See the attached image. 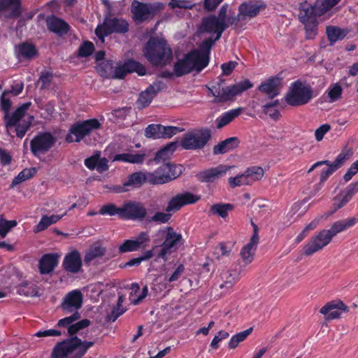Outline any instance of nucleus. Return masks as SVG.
Here are the masks:
<instances>
[{"instance_id": "1", "label": "nucleus", "mask_w": 358, "mask_h": 358, "mask_svg": "<svg viewBox=\"0 0 358 358\" xmlns=\"http://www.w3.org/2000/svg\"><path fill=\"white\" fill-rule=\"evenodd\" d=\"M358 222V213L352 217L333 223L329 229H322L313 236L303 248V254L311 256L329 245L338 234L353 227Z\"/></svg>"}, {"instance_id": "2", "label": "nucleus", "mask_w": 358, "mask_h": 358, "mask_svg": "<svg viewBox=\"0 0 358 358\" xmlns=\"http://www.w3.org/2000/svg\"><path fill=\"white\" fill-rule=\"evenodd\" d=\"M94 345V341H83L77 336L68 337L55 344L50 358H83Z\"/></svg>"}, {"instance_id": "3", "label": "nucleus", "mask_w": 358, "mask_h": 358, "mask_svg": "<svg viewBox=\"0 0 358 358\" xmlns=\"http://www.w3.org/2000/svg\"><path fill=\"white\" fill-rule=\"evenodd\" d=\"M143 55L154 66L165 65L173 57L172 50L164 38H150L143 48Z\"/></svg>"}, {"instance_id": "4", "label": "nucleus", "mask_w": 358, "mask_h": 358, "mask_svg": "<svg viewBox=\"0 0 358 358\" xmlns=\"http://www.w3.org/2000/svg\"><path fill=\"white\" fill-rule=\"evenodd\" d=\"M31 102L22 103L11 113V117L4 122L6 133L11 137L22 138L31 126L33 115H29L27 120H22L31 106Z\"/></svg>"}, {"instance_id": "5", "label": "nucleus", "mask_w": 358, "mask_h": 358, "mask_svg": "<svg viewBox=\"0 0 358 358\" xmlns=\"http://www.w3.org/2000/svg\"><path fill=\"white\" fill-rule=\"evenodd\" d=\"M317 95L318 92L309 84L298 80L291 83L285 100L291 106H300L308 103Z\"/></svg>"}, {"instance_id": "6", "label": "nucleus", "mask_w": 358, "mask_h": 358, "mask_svg": "<svg viewBox=\"0 0 358 358\" xmlns=\"http://www.w3.org/2000/svg\"><path fill=\"white\" fill-rule=\"evenodd\" d=\"M212 137L211 131L207 127L194 129L183 134L180 146L186 150L203 149Z\"/></svg>"}, {"instance_id": "7", "label": "nucleus", "mask_w": 358, "mask_h": 358, "mask_svg": "<svg viewBox=\"0 0 358 358\" xmlns=\"http://www.w3.org/2000/svg\"><path fill=\"white\" fill-rule=\"evenodd\" d=\"M101 123L96 119H89L74 123L69 129L66 136L68 143L80 142L85 136H89L92 131L99 129Z\"/></svg>"}, {"instance_id": "8", "label": "nucleus", "mask_w": 358, "mask_h": 358, "mask_svg": "<svg viewBox=\"0 0 358 358\" xmlns=\"http://www.w3.org/2000/svg\"><path fill=\"white\" fill-rule=\"evenodd\" d=\"M129 23L127 20L118 17H105L103 23L99 24L95 29V34L103 42L105 37L112 34H124L129 31Z\"/></svg>"}, {"instance_id": "9", "label": "nucleus", "mask_w": 358, "mask_h": 358, "mask_svg": "<svg viewBox=\"0 0 358 358\" xmlns=\"http://www.w3.org/2000/svg\"><path fill=\"white\" fill-rule=\"evenodd\" d=\"M222 82L223 80L220 79V82L217 83V98L213 101L214 103H223L233 100L236 96L241 94L253 87V83L248 79H245L226 87H222Z\"/></svg>"}, {"instance_id": "10", "label": "nucleus", "mask_w": 358, "mask_h": 358, "mask_svg": "<svg viewBox=\"0 0 358 358\" xmlns=\"http://www.w3.org/2000/svg\"><path fill=\"white\" fill-rule=\"evenodd\" d=\"M196 52L190 51L174 64L173 71L176 77H181L193 71L199 73L206 68L203 66V64L201 63L199 58L196 56Z\"/></svg>"}, {"instance_id": "11", "label": "nucleus", "mask_w": 358, "mask_h": 358, "mask_svg": "<svg viewBox=\"0 0 358 358\" xmlns=\"http://www.w3.org/2000/svg\"><path fill=\"white\" fill-rule=\"evenodd\" d=\"M57 138L50 132H38L30 141V150L34 157L40 158L55 145Z\"/></svg>"}, {"instance_id": "12", "label": "nucleus", "mask_w": 358, "mask_h": 358, "mask_svg": "<svg viewBox=\"0 0 358 358\" xmlns=\"http://www.w3.org/2000/svg\"><path fill=\"white\" fill-rule=\"evenodd\" d=\"M80 317V314L76 311L71 315L59 320L56 324V327L67 329L66 331H65V334H63L64 336H69V337L76 336L80 331L88 327L90 324V321L88 319L76 322Z\"/></svg>"}, {"instance_id": "13", "label": "nucleus", "mask_w": 358, "mask_h": 358, "mask_svg": "<svg viewBox=\"0 0 358 358\" xmlns=\"http://www.w3.org/2000/svg\"><path fill=\"white\" fill-rule=\"evenodd\" d=\"M159 9V4L145 3L136 0L132 1L131 7L134 20L136 22H142L149 19L155 15Z\"/></svg>"}, {"instance_id": "14", "label": "nucleus", "mask_w": 358, "mask_h": 358, "mask_svg": "<svg viewBox=\"0 0 358 358\" xmlns=\"http://www.w3.org/2000/svg\"><path fill=\"white\" fill-rule=\"evenodd\" d=\"M121 219L124 220H143L147 215L146 208L137 201H128L121 206Z\"/></svg>"}, {"instance_id": "15", "label": "nucleus", "mask_w": 358, "mask_h": 358, "mask_svg": "<svg viewBox=\"0 0 358 358\" xmlns=\"http://www.w3.org/2000/svg\"><path fill=\"white\" fill-rule=\"evenodd\" d=\"M178 127L164 126L160 124H150L145 129V136L149 138H170L183 131Z\"/></svg>"}, {"instance_id": "16", "label": "nucleus", "mask_w": 358, "mask_h": 358, "mask_svg": "<svg viewBox=\"0 0 358 358\" xmlns=\"http://www.w3.org/2000/svg\"><path fill=\"white\" fill-rule=\"evenodd\" d=\"M167 233L164 241L162 245V249L157 257L164 261L167 260V255L175 251L181 243L182 235L176 233L171 227L166 228Z\"/></svg>"}, {"instance_id": "17", "label": "nucleus", "mask_w": 358, "mask_h": 358, "mask_svg": "<svg viewBox=\"0 0 358 358\" xmlns=\"http://www.w3.org/2000/svg\"><path fill=\"white\" fill-rule=\"evenodd\" d=\"M150 243V237L147 231H141L134 239L125 240L119 246L120 253L138 251L145 249Z\"/></svg>"}, {"instance_id": "18", "label": "nucleus", "mask_w": 358, "mask_h": 358, "mask_svg": "<svg viewBox=\"0 0 358 358\" xmlns=\"http://www.w3.org/2000/svg\"><path fill=\"white\" fill-rule=\"evenodd\" d=\"M227 27L226 22H221L216 15H210L202 19L200 29L203 32L215 34V40H219Z\"/></svg>"}, {"instance_id": "19", "label": "nucleus", "mask_w": 358, "mask_h": 358, "mask_svg": "<svg viewBox=\"0 0 358 358\" xmlns=\"http://www.w3.org/2000/svg\"><path fill=\"white\" fill-rule=\"evenodd\" d=\"M231 168L230 166L220 164L198 172L195 177L198 181L204 183H213L226 175Z\"/></svg>"}, {"instance_id": "20", "label": "nucleus", "mask_w": 358, "mask_h": 358, "mask_svg": "<svg viewBox=\"0 0 358 358\" xmlns=\"http://www.w3.org/2000/svg\"><path fill=\"white\" fill-rule=\"evenodd\" d=\"M166 87V84L161 80H157L150 85L139 94L137 100L138 107L142 109L149 106L158 93L165 89Z\"/></svg>"}, {"instance_id": "21", "label": "nucleus", "mask_w": 358, "mask_h": 358, "mask_svg": "<svg viewBox=\"0 0 358 358\" xmlns=\"http://www.w3.org/2000/svg\"><path fill=\"white\" fill-rule=\"evenodd\" d=\"M199 199L200 196L194 195L189 192L178 194L169 201L166 208V212L177 211L185 205L195 203Z\"/></svg>"}, {"instance_id": "22", "label": "nucleus", "mask_w": 358, "mask_h": 358, "mask_svg": "<svg viewBox=\"0 0 358 358\" xmlns=\"http://www.w3.org/2000/svg\"><path fill=\"white\" fill-rule=\"evenodd\" d=\"M348 307L341 300H333L327 303L320 310L327 320L338 319L343 313L348 312Z\"/></svg>"}, {"instance_id": "23", "label": "nucleus", "mask_w": 358, "mask_h": 358, "mask_svg": "<svg viewBox=\"0 0 358 358\" xmlns=\"http://www.w3.org/2000/svg\"><path fill=\"white\" fill-rule=\"evenodd\" d=\"M254 233L249 243L246 244L241 250V256L244 263L248 265L250 264L254 259L255 252L257 250L259 243L258 227L252 222Z\"/></svg>"}, {"instance_id": "24", "label": "nucleus", "mask_w": 358, "mask_h": 358, "mask_svg": "<svg viewBox=\"0 0 358 358\" xmlns=\"http://www.w3.org/2000/svg\"><path fill=\"white\" fill-rule=\"evenodd\" d=\"M282 78L279 76H271L262 82L258 87V90L273 99L280 92V85Z\"/></svg>"}, {"instance_id": "25", "label": "nucleus", "mask_w": 358, "mask_h": 358, "mask_svg": "<svg viewBox=\"0 0 358 358\" xmlns=\"http://www.w3.org/2000/svg\"><path fill=\"white\" fill-rule=\"evenodd\" d=\"M83 304V295L81 292L75 289L69 292L64 297L61 307L66 313H74L81 308Z\"/></svg>"}, {"instance_id": "26", "label": "nucleus", "mask_w": 358, "mask_h": 358, "mask_svg": "<svg viewBox=\"0 0 358 358\" xmlns=\"http://www.w3.org/2000/svg\"><path fill=\"white\" fill-rule=\"evenodd\" d=\"M85 166L90 171L96 170L99 173L107 171L109 169L108 159L101 157V152L96 151L92 156L84 161Z\"/></svg>"}, {"instance_id": "27", "label": "nucleus", "mask_w": 358, "mask_h": 358, "mask_svg": "<svg viewBox=\"0 0 358 358\" xmlns=\"http://www.w3.org/2000/svg\"><path fill=\"white\" fill-rule=\"evenodd\" d=\"M62 266L68 273H78L82 268V259L80 252L77 250H73L67 253L64 258Z\"/></svg>"}, {"instance_id": "28", "label": "nucleus", "mask_w": 358, "mask_h": 358, "mask_svg": "<svg viewBox=\"0 0 358 358\" xmlns=\"http://www.w3.org/2000/svg\"><path fill=\"white\" fill-rule=\"evenodd\" d=\"M349 158L350 153L348 151H341L333 162V164L327 169L322 171L320 179V182H325L331 175L343 166Z\"/></svg>"}, {"instance_id": "29", "label": "nucleus", "mask_w": 358, "mask_h": 358, "mask_svg": "<svg viewBox=\"0 0 358 358\" xmlns=\"http://www.w3.org/2000/svg\"><path fill=\"white\" fill-rule=\"evenodd\" d=\"M147 173L141 171L134 172L129 175L128 180L123 183L122 186L115 187V190L117 193H122L128 190L127 187L129 186L139 187L147 182Z\"/></svg>"}, {"instance_id": "30", "label": "nucleus", "mask_w": 358, "mask_h": 358, "mask_svg": "<svg viewBox=\"0 0 358 358\" xmlns=\"http://www.w3.org/2000/svg\"><path fill=\"white\" fill-rule=\"evenodd\" d=\"M240 271L237 268H231L224 271L221 273L222 283L220 285V288L225 289V293L231 292L233 286L239 280Z\"/></svg>"}, {"instance_id": "31", "label": "nucleus", "mask_w": 358, "mask_h": 358, "mask_svg": "<svg viewBox=\"0 0 358 358\" xmlns=\"http://www.w3.org/2000/svg\"><path fill=\"white\" fill-rule=\"evenodd\" d=\"M299 19L301 22L317 20V17H320V13L317 12L315 3L312 4L307 1H304L299 4Z\"/></svg>"}, {"instance_id": "32", "label": "nucleus", "mask_w": 358, "mask_h": 358, "mask_svg": "<svg viewBox=\"0 0 358 358\" xmlns=\"http://www.w3.org/2000/svg\"><path fill=\"white\" fill-rule=\"evenodd\" d=\"M217 40L208 38L205 39L199 45V50H192V52H196V56L200 60L201 63L203 64V66L206 67L208 65L210 60V52Z\"/></svg>"}, {"instance_id": "33", "label": "nucleus", "mask_w": 358, "mask_h": 358, "mask_svg": "<svg viewBox=\"0 0 358 358\" xmlns=\"http://www.w3.org/2000/svg\"><path fill=\"white\" fill-rule=\"evenodd\" d=\"M47 27L50 31L59 36L66 34L71 29L70 25L67 22L55 16H52L47 19Z\"/></svg>"}, {"instance_id": "34", "label": "nucleus", "mask_w": 358, "mask_h": 358, "mask_svg": "<svg viewBox=\"0 0 358 358\" xmlns=\"http://www.w3.org/2000/svg\"><path fill=\"white\" fill-rule=\"evenodd\" d=\"M264 4H257L252 2H243L238 7V12L243 20L247 17L252 18L257 16L261 9L265 8Z\"/></svg>"}, {"instance_id": "35", "label": "nucleus", "mask_w": 358, "mask_h": 358, "mask_svg": "<svg viewBox=\"0 0 358 358\" xmlns=\"http://www.w3.org/2000/svg\"><path fill=\"white\" fill-rule=\"evenodd\" d=\"M58 257L56 254L44 255L39 262V271L41 274H49L53 271L58 264Z\"/></svg>"}, {"instance_id": "36", "label": "nucleus", "mask_w": 358, "mask_h": 358, "mask_svg": "<svg viewBox=\"0 0 358 358\" xmlns=\"http://www.w3.org/2000/svg\"><path fill=\"white\" fill-rule=\"evenodd\" d=\"M147 182L150 185H163L170 182V178L162 166L153 172H147Z\"/></svg>"}, {"instance_id": "37", "label": "nucleus", "mask_w": 358, "mask_h": 358, "mask_svg": "<svg viewBox=\"0 0 358 358\" xmlns=\"http://www.w3.org/2000/svg\"><path fill=\"white\" fill-rule=\"evenodd\" d=\"M10 8L8 17L16 18L21 15V0H0V12L6 11Z\"/></svg>"}, {"instance_id": "38", "label": "nucleus", "mask_w": 358, "mask_h": 358, "mask_svg": "<svg viewBox=\"0 0 358 358\" xmlns=\"http://www.w3.org/2000/svg\"><path fill=\"white\" fill-rule=\"evenodd\" d=\"M238 145L239 140L237 137H230L215 145L213 152L214 155L224 154L235 149Z\"/></svg>"}, {"instance_id": "39", "label": "nucleus", "mask_w": 358, "mask_h": 358, "mask_svg": "<svg viewBox=\"0 0 358 358\" xmlns=\"http://www.w3.org/2000/svg\"><path fill=\"white\" fill-rule=\"evenodd\" d=\"M243 111V108L239 107L237 108L231 109L227 112L223 113L221 115L217 117L215 120L216 127L221 129L224 126L232 122L236 117L239 116Z\"/></svg>"}, {"instance_id": "40", "label": "nucleus", "mask_w": 358, "mask_h": 358, "mask_svg": "<svg viewBox=\"0 0 358 358\" xmlns=\"http://www.w3.org/2000/svg\"><path fill=\"white\" fill-rule=\"evenodd\" d=\"M18 57L30 59L37 55L38 51L36 46L30 43L24 42L16 47Z\"/></svg>"}, {"instance_id": "41", "label": "nucleus", "mask_w": 358, "mask_h": 358, "mask_svg": "<svg viewBox=\"0 0 358 358\" xmlns=\"http://www.w3.org/2000/svg\"><path fill=\"white\" fill-rule=\"evenodd\" d=\"M66 215L64 213L62 215H52L50 216L43 215L41 218L40 222L37 225H36L34 228V232L35 234L39 233L45 230L49 226L57 222L59 220H61L63 216Z\"/></svg>"}, {"instance_id": "42", "label": "nucleus", "mask_w": 358, "mask_h": 358, "mask_svg": "<svg viewBox=\"0 0 358 358\" xmlns=\"http://www.w3.org/2000/svg\"><path fill=\"white\" fill-rule=\"evenodd\" d=\"M106 249L101 245H92L85 253L84 262L86 264H90L93 260L102 257L106 255Z\"/></svg>"}, {"instance_id": "43", "label": "nucleus", "mask_w": 358, "mask_h": 358, "mask_svg": "<svg viewBox=\"0 0 358 358\" xmlns=\"http://www.w3.org/2000/svg\"><path fill=\"white\" fill-rule=\"evenodd\" d=\"M145 154L122 153L114 156L113 161L140 164L145 159Z\"/></svg>"}, {"instance_id": "44", "label": "nucleus", "mask_w": 358, "mask_h": 358, "mask_svg": "<svg viewBox=\"0 0 358 358\" xmlns=\"http://www.w3.org/2000/svg\"><path fill=\"white\" fill-rule=\"evenodd\" d=\"M17 292L20 295L25 296H38V288L32 282H24L20 284L17 288Z\"/></svg>"}, {"instance_id": "45", "label": "nucleus", "mask_w": 358, "mask_h": 358, "mask_svg": "<svg viewBox=\"0 0 358 358\" xmlns=\"http://www.w3.org/2000/svg\"><path fill=\"white\" fill-rule=\"evenodd\" d=\"M326 32L331 45L338 41L343 40L347 34L345 30L334 26L327 27Z\"/></svg>"}, {"instance_id": "46", "label": "nucleus", "mask_w": 358, "mask_h": 358, "mask_svg": "<svg viewBox=\"0 0 358 358\" xmlns=\"http://www.w3.org/2000/svg\"><path fill=\"white\" fill-rule=\"evenodd\" d=\"M37 172L36 168L31 167L29 169H24L20 171L18 175L13 180L10 187H13L22 182L29 180L34 177Z\"/></svg>"}, {"instance_id": "47", "label": "nucleus", "mask_w": 358, "mask_h": 358, "mask_svg": "<svg viewBox=\"0 0 358 358\" xmlns=\"http://www.w3.org/2000/svg\"><path fill=\"white\" fill-rule=\"evenodd\" d=\"M233 208L234 206L231 203H215L211 206L210 213L225 218Z\"/></svg>"}, {"instance_id": "48", "label": "nucleus", "mask_w": 358, "mask_h": 358, "mask_svg": "<svg viewBox=\"0 0 358 358\" xmlns=\"http://www.w3.org/2000/svg\"><path fill=\"white\" fill-rule=\"evenodd\" d=\"M244 173L250 185H252L255 181L262 179L264 176V170L260 166L249 167Z\"/></svg>"}, {"instance_id": "49", "label": "nucleus", "mask_w": 358, "mask_h": 358, "mask_svg": "<svg viewBox=\"0 0 358 358\" xmlns=\"http://www.w3.org/2000/svg\"><path fill=\"white\" fill-rule=\"evenodd\" d=\"M8 92L5 91L1 96L0 98V106L1 110L3 112V120L4 122L8 120L10 117V109L11 107V101L8 96Z\"/></svg>"}, {"instance_id": "50", "label": "nucleus", "mask_w": 358, "mask_h": 358, "mask_svg": "<svg viewBox=\"0 0 358 358\" xmlns=\"http://www.w3.org/2000/svg\"><path fill=\"white\" fill-rule=\"evenodd\" d=\"M128 73H137L139 76H144L146 73L145 66L140 62L134 59H129L124 63Z\"/></svg>"}, {"instance_id": "51", "label": "nucleus", "mask_w": 358, "mask_h": 358, "mask_svg": "<svg viewBox=\"0 0 358 358\" xmlns=\"http://www.w3.org/2000/svg\"><path fill=\"white\" fill-rule=\"evenodd\" d=\"M341 0H316L315 3L317 7V12L322 16L327 11L330 10L333 7L338 3Z\"/></svg>"}, {"instance_id": "52", "label": "nucleus", "mask_w": 358, "mask_h": 358, "mask_svg": "<svg viewBox=\"0 0 358 358\" xmlns=\"http://www.w3.org/2000/svg\"><path fill=\"white\" fill-rule=\"evenodd\" d=\"M252 328L250 327L245 331L234 335L229 340L228 345L230 349H235L239 343L243 341L251 333Z\"/></svg>"}, {"instance_id": "53", "label": "nucleus", "mask_w": 358, "mask_h": 358, "mask_svg": "<svg viewBox=\"0 0 358 358\" xmlns=\"http://www.w3.org/2000/svg\"><path fill=\"white\" fill-rule=\"evenodd\" d=\"M327 93L329 99V102L333 103L338 101L341 97L343 88L338 83L331 84L328 87Z\"/></svg>"}, {"instance_id": "54", "label": "nucleus", "mask_w": 358, "mask_h": 358, "mask_svg": "<svg viewBox=\"0 0 358 358\" xmlns=\"http://www.w3.org/2000/svg\"><path fill=\"white\" fill-rule=\"evenodd\" d=\"M163 166L166 170V173L169 176L170 181L178 178L182 173L184 170L182 165H176L170 163L166 164L163 165Z\"/></svg>"}, {"instance_id": "55", "label": "nucleus", "mask_w": 358, "mask_h": 358, "mask_svg": "<svg viewBox=\"0 0 358 358\" xmlns=\"http://www.w3.org/2000/svg\"><path fill=\"white\" fill-rule=\"evenodd\" d=\"M302 23L304 24L305 27L306 38L308 40L315 38V37L317 34V20H313L310 21H306Z\"/></svg>"}, {"instance_id": "56", "label": "nucleus", "mask_w": 358, "mask_h": 358, "mask_svg": "<svg viewBox=\"0 0 358 358\" xmlns=\"http://www.w3.org/2000/svg\"><path fill=\"white\" fill-rule=\"evenodd\" d=\"M121 207H117L113 203H109L101 206L99 213L102 215H117L121 219Z\"/></svg>"}, {"instance_id": "57", "label": "nucleus", "mask_w": 358, "mask_h": 358, "mask_svg": "<svg viewBox=\"0 0 358 358\" xmlns=\"http://www.w3.org/2000/svg\"><path fill=\"white\" fill-rule=\"evenodd\" d=\"M280 105L279 100L268 102L262 106L263 111L264 113L268 115L273 120H278L280 116V113L278 109H273V113H270V109L277 107Z\"/></svg>"}, {"instance_id": "58", "label": "nucleus", "mask_w": 358, "mask_h": 358, "mask_svg": "<svg viewBox=\"0 0 358 358\" xmlns=\"http://www.w3.org/2000/svg\"><path fill=\"white\" fill-rule=\"evenodd\" d=\"M229 185L231 187H240L243 185H250L245 173L238 175L235 177H231L228 179Z\"/></svg>"}, {"instance_id": "59", "label": "nucleus", "mask_w": 358, "mask_h": 358, "mask_svg": "<svg viewBox=\"0 0 358 358\" xmlns=\"http://www.w3.org/2000/svg\"><path fill=\"white\" fill-rule=\"evenodd\" d=\"M113 62L110 60L103 62L96 66V71L101 76L109 78L111 76Z\"/></svg>"}, {"instance_id": "60", "label": "nucleus", "mask_w": 358, "mask_h": 358, "mask_svg": "<svg viewBox=\"0 0 358 358\" xmlns=\"http://www.w3.org/2000/svg\"><path fill=\"white\" fill-rule=\"evenodd\" d=\"M194 3L188 0H171L168 6L171 9L181 8V9H192Z\"/></svg>"}, {"instance_id": "61", "label": "nucleus", "mask_w": 358, "mask_h": 358, "mask_svg": "<svg viewBox=\"0 0 358 358\" xmlns=\"http://www.w3.org/2000/svg\"><path fill=\"white\" fill-rule=\"evenodd\" d=\"M171 217L169 213L157 212L155 215L148 220V222H155L157 224L167 223Z\"/></svg>"}, {"instance_id": "62", "label": "nucleus", "mask_w": 358, "mask_h": 358, "mask_svg": "<svg viewBox=\"0 0 358 358\" xmlns=\"http://www.w3.org/2000/svg\"><path fill=\"white\" fill-rule=\"evenodd\" d=\"M94 50V45L91 41L83 42L78 49V55L80 57L90 56Z\"/></svg>"}, {"instance_id": "63", "label": "nucleus", "mask_w": 358, "mask_h": 358, "mask_svg": "<svg viewBox=\"0 0 358 358\" xmlns=\"http://www.w3.org/2000/svg\"><path fill=\"white\" fill-rule=\"evenodd\" d=\"M63 334H65V331H62L61 329H46V330H40L35 333L34 336L37 337H48V336H61Z\"/></svg>"}, {"instance_id": "64", "label": "nucleus", "mask_w": 358, "mask_h": 358, "mask_svg": "<svg viewBox=\"0 0 358 358\" xmlns=\"http://www.w3.org/2000/svg\"><path fill=\"white\" fill-rule=\"evenodd\" d=\"M341 192L347 199L350 201L354 195L358 193V181L350 183Z\"/></svg>"}]
</instances>
